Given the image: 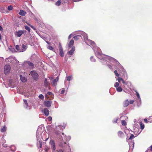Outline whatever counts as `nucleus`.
Returning <instances> with one entry per match:
<instances>
[{"mask_svg": "<svg viewBox=\"0 0 152 152\" xmlns=\"http://www.w3.org/2000/svg\"><path fill=\"white\" fill-rule=\"evenodd\" d=\"M23 102L25 105H24V107L26 109H30V107L28 106L27 100L26 99L23 100Z\"/></svg>", "mask_w": 152, "mask_h": 152, "instance_id": "nucleus-17", "label": "nucleus"}, {"mask_svg": "<svg viewBox=\"0 0 152 152\" xmlns=\"http://www.w3.org/2000/svg\"><path fill=\"white\" fill-rule=\"evenodd\" d=\"M90 59L91 62H95L96 61V59L94 58L93 56H91V57Z\"/></svg>", "mask_w": 152, "mask_h": 152, "instance_id": "nucleus-33", "label": "nucleus"}, {"mask_svg": "<svg viewBox=\"0 0 152 152\" xmlns=\"http://www.w3.org/2000/svg\"><path fill=\"white\" fill-rule=\"evenodd\" d=\"M75 50V48L74 47H72V49L69 52V54L71 55H72Z\"/></svg>", "mask_w": 152, "mask_h": 152, "instance_id": "nucleus-25", "label": "nucleus"}, {"mask_svg": "<svg viewBox=\"0 0 152 152\" xmlns=\"http://www.w3.org/2000/svg\"><path fill=\"white\" fill-rule=\"evenodd\" d=\"M74 43V41L73 39H72L70 40V41L69 45H68V46L69 48L71 47L72 45H73Z\"/></svg>", "mask_w": 152, "mask_h": 152, "instance_id": "nucleus-27", "label": "nucleus"}, {"mask_svg": "<svg viewBox=\"0 0 152 152\" xmlns=\"http://www.w3.org/2000/svg\"><path fill=\"white\" fill-rule=\"evenodd\" d=\"M46 133L45 131V128L42 125L38 127L37 131L36 137L37 141V146L39 147V149L42 148V140H43L42 134H45Z\"/></svg>", "mask_w": 152, "mask_h": 152, "instance_id": "nucleus-2", "label": "nucleus"}, {"mask_svg": "<svg viewBox=\"0 0 152 152\" xmlns=\"http://www.w3.org/2000/svg\"><path fill=\"white\" fill-rule=\"evenodd\" d=\"M61 3V1L60 0H58L57 1L55 4L57 6H59Z\"/></svg>", "mask_w": 152, "mask_h": 152, "instance_id": "nucleus-35", "label": "nucleus"}, {"mask_svg": "<svg viewBox=\"0 0 152 152\" xmlns=\"http://www.w3.org/2000/svg\"><path fill=\"white\" fill-rule=\"evenodd\" d=\"M47 94L49 95H51L52 94V93L50 91L48 92L47 93Z\"/></svg>", "mask_w": 152, "mask_h": 152, "instance_id": "nucleus-53", "label": "nucleus"}, {"mask_svg": "<svg viewBox=\"0 0 152 152\" xmlns=\"http://www.w3.org/2000/svg\"><path fill=\"white\" fill-rule=\"evenodd\" d=\"M134 102V101L133 100H130V102L129 103H130L131 104H133Z\"/></svg>", "mask_w": 152, "mask_h": 152, "instance_id": "nucleus-51", "label": "nucleus"}, {"mask_svg": "<svg viewBox=\"0 0 152 152\" xmlns=\"http://www.w3.org/2000/svg\"><path fill=\"white\" fill-rule=\"evenodd\" d=\"M10 66L9 65H6L4 66V72L5 74H6L9 72L10 71Z\"/></svg>", "mask_w": 152, "mask_h": 152, "instance_id": "nucleus-7", "label": "nucleus"}, {"mask_svg": "<svg viewBox=\"0 0 152 152\" xmlns=\"http://www.w3.org/2000/svg\"><path fill=\"white\" fill-rule=\"evenodd\" d=\"M12 9L13 7L12 5L9 6L7 7V10L9 11L12 10Z\"/></svg>", "mask_w": 152, "mask_h": 152, "instance_id": "nucleus-36", "label": "nucleus"}, {"mask_svg": "<svg viewBox=\"0 0 152 152\" xmlns=\"http://www.w3.org/2000/svg\"><path fill=\"white\" fill-rule=\"evenodd\" d=\"M114 73L115 74V75L117 77H119V74H118V73L117 71L116 70H115L114 71Z\"/></svg>", "mask_w": 152, "mask_h": 152, "instance_id": "nucleus-42", "label": "nucleus"}, {"mask_svg": "<svg viewBox=\"0 0 152 152\" xmlns=\"http://www.w3.org/2000/svg\"><path fill=\"white\" fill-rule=\"evenodd\" d=\"M108 67H109V68L110 69H111V70H112L113 69L111 65H108Z\"/></svg>", "mask_w": 152, "mask_h": 152, "instance_id": "nucleus-54", "label": "nucleus"}, {"mask_svg": "<svg viewBox=\"0 0 152 152\" xmlns=\"http://www.w3.org/2000/svg\"><path fill=\"white\" fill-rule=\"evenodd\" d=\"M27 63L28 65L29 66L30 68H32L33 67L34 65L30 61H28V62Z\"/></svg>", "mask_w": 152, "mask_h": 152, "instance_id": "nucleus-31", "label": "nucleus"}, {"mask_svg": "<svg viewBox=\"0 0 152 152\" xmlns=\"http://www.w3.org/2000/svg\"><path fill=\"white\" fill-rule=\"evenodd\" d=\"M50 144L52 150L55 151L56 150V145L55 142L53 140H51L50 142Z\"/></svg>", "mask_w": 152, "mask_h": 152, "instance_id": "nucleus-10", "label": "nucleus"}, {"mask_svg": "<svg viewBox=\"0 0 152 152\" xmlns=\"http://www.w3.org/2000/svg\"><path fill=\"white\" fill-rule=\"evenodd\" d=\"M114 87L116 88L117 91L120 92L123 91V89L121 87L119 86V84L118 82H116L114 84Z\"/></svg>", "mask_w": 152, "mask_h": 152, "instance_id": "nucleus-6", "label": "nucleus"}, {"mask_svg": "<svg viewBox=\"0 0 152 152\" xmlns=\"http://www.w3.org/2000/svg\"><path fill=\"white\" fill-rule=\"evenodd\" d=\"M25 28L26 30L28 31H30L31 29L29 27L27 26H25Z\"/></svg>", "mask_w": 152, "mask_h": 152, "instance_id": "nucleus-39", "label": "nucleus"}, {"mask_svg": "<svg viewBox=\"0 0 152 152\" xmlns=\"http://www.w3.org/2000/svg\"><path fill=\"white\" fill-rule=\"evenodd\" d=\"M136 101L137 106L139 107L141 105V98H140V100H139L138 99H137Z\"/></svg>", "mask_w": 152, "mask_h": 152, "instance_id": "nucleus-28", "label": "nucleus"}, {"mask_svg": "<svg viewBox=\"0 0 152 152\" xmlns=\"http://www.w3.org/2000/svg\"><path fill=\"white\" fill-rule=\"evenodd\" d=\"M152 117H150L149 118H148V122L149 123H152Z\"/></svg>", "mask_w": 152, "mask_h": 152, "instance_id": "nucleus-47", "label": "nucleus"}, {"mask_svg": "<svg viewBox=\"0 0 152 152\" xmlns=\"http://www.w3.org/2000/svg\"><path fill=\"white\" fill-rule=\"evenodd\" d=\"M2 145L3 146V147L4 148H7L6 149H4V151H1V150H0V152H7V151H8V150L7 149V148H8V146H7V145L6 144H5V143H3V144H2Z\"/></svg>", "mask_w": 152, "mask_h": 152, "instance_id": "nucleus-20", "label": "nucleus"}, {"mask_svg": "<svg viewBox=\"0 0 152 152\" xmlns=\"http://www.w3.org/2000/svg\"><path fill=\"white\" fill-rule=\"evenodd\" d=\"M71 36H72L71 34L69 35V36L68 37V38L69 39L71 38Z\"/></svg>", "mask_w": 152, "mask_h": 152, "instance_id": "nucleus-58", "label": "nucleus"}, {"mask_svg": "<svg viewBox=\"0 0 152 152\" xmlns=\"http://www.w3.org/2000/svg\"><path fill=\"white\" fill-rule=\"evenodd\" d=\"M59 146L61 147H62L64 146V145H63V144L62 142L60 144Z\"/></svg>", "mask_w": 152, "mask_h": 152, "instance_id": "nucleus-57", "label": "nucleus"}, {"mask_svg": "<svg viewBox=\"0 0 152 152\" xmlns=\"http://www.w3.org/2000/svg\"><path fill=\"white\" fill-rule=\"evenodd\" d=\"M149 151H152V145L148 148V150L146 151V152H147Z\"/></svg>", "mask_w": 152, "mask_h": 152, "instance_id": "nucleus-38", "label": "nucleus"}, {"mask_svg": "<svg viewBox=\"0 0 152 152\" xmlns=\"http://www.w3.org/2000/svg\"><path fill=\"white\" fill-rule=\"evenodd\" d=\"M7 149L8 151H9L10 152L11 151L12 152H14L16 149L14 145H12L10 146H8Z\"/></svg>", "mask_w": 152, "mask_h": 152, "instance_id": "nucleus-12", "label": "nucleus"}, {"mask_svg": "<svg viewBox=\"0 0 152 152\" xmlns=\"http://www.w3.org/2000/svg\"><path fill=\"white\" fill-rule=\"evenodd\" d=\"M49 139V137H48V138H47L46 140H45V141H47Z\"/></svg>", "mask_w": 152, "mask_h": 152, "instance_id": "nucleus-63", "label": "nucleus"}, {"mask_svg": "<svg viewBox=\"0 0 152 152\" xmlns=\"http://www.w3.org/2000/svg\"><path fill=\"white\" fill-rule=\"evenodd\" d=\"M20 80L22 82H25L27 81V79L25 77L22 76V75H20Z\"/></svg>", "mask_w": 152, "mask_h": 152, "instance_id": "nucleus-24", "label": "nucleus"}, {"mask_svg": "<svg viewBox=\"0 0 152 152\" xmlns=\"http://www.w3.org/2000/svg\"><path fill=\"white\" fill-rule=\"evenodd\" d=\"M65 91V89L64 88H63L62 89V90H61V94H63L64 93Z\"/></svg>", "mask_w": 152, "mask_h": 152, "instance_id": "nucleus-48", "label": "nucleus"}, {"mask_svg": "<svg viewBox=\"0 0 152 152\" xmlns=\"http://www.w3.org/2000/svg\"><path fill=\"white\" fill-rule=\"evenodd\" d=\"M6 127L5 126H4L3 127L2 129H1V131L2 132H4L6 131Z\"/></svg>", "mask_w": 152, "mask_h": 152, "instance_id": "nucleus-34", "label": "nucleus"}, {"mask_svg": "<svg viewBox=\"0 0 152 152\" xmlns=\"http://www.w3.org/2000/svg\"><path fill=\"white\" fill-rule=\"evenodd\" d=\"M59 79L58 76L55 79H54L52 82V84L53 86H55L57 85V82H58Z\"/></svg>", "mask_w": 152, "mask_h": 152, "instance_id": "nucleus-16", "label": "nucleus"}, {"mask_svg": "<svg viewBox=\"0 0 152 152\" xmlns=\"http://www.w3.org/2000/svg\"><path fill=\"white\" fill-rule=\"evenodd\" d=\"M50 83H49L48 82L47 80V79L46 78H45V80L44 81V86L46 87H48L49 86Z\"/></svg>", "mask_w": 152, "mask_h": 152, "instance_id": "nucleus-21", "label": "nucleus"}, {"mask_svg": "<svg viewBox=\"0 0 152 152\" xmlns=\"http://www.w3.org/2000/svg\"><path fill=\"white\" fill-rule=\"evenodd\" d=\"M39 98L41 99H44V96L42 94H40L39 96Z\"/></svg>", "mask_w": 152, "mask_h": 152, "instance_id": "nucleus-44", "label": "nucleus"}, {"mask_svg": "<svg viewBox=\"0 0 152 152\" xmlns=\"http://www.w3.org/2000/svg\"><path fill=\"white\" fill-rule=\"evenodd\" d=\"M58 152H67V151L66 150L61 149Z\"/></svg>", "mask_w": 152, "mask_h": 152, "instance_id": "nucleus-49", "label": "nucleus"}, {"mask_svg": "<svg viewBox=\"0 0 152 152\" xmlns=\"http://www.w3.org/2000/svg\"><path fill=\"white\" fill-rule=\"evenodd\" d=\"M47 48L50 50H53V51L54 52L55 51H54V49L51 46H50V45H47Z\"/></svg>", "mask_w": 152, "mask_h": 152, "instance_id": "nucleus-32", "label": "nucleus"}, {"mask_svg": "<svg viewBox=\"0 0 152 152\" xmlns=\"http://www.w3.org/2000/svg\"><path fill=\"white\" fill-rule=\"evenodd\" d=\"M124 91L126 93H129V90L126 88V89H125L124 90Z\"/></svg>", "mask_w": 152, "mask_h": 152, "instance_id": "nucleus-46", "label": "nucleus"}, {"mask_svg": "<svg viewBox=\"0 0 152 152\" xmlns=\"http://www.w3.org/2000/svg\"><path fill=\"white\" fill-rule=\"evenodd\" d=\"M59 55L61 57L64 56V53L63 51V49L60 44H59Z\"/></svg>", "mask_w": 152, "mask_h": 152, "instance_id": "nucleus-9", "label": "nucleus"}, {"mask_svg": "<svg viewBox=\"0 0 152 152\" xmlns=\"http://www.w3.org/2000/svg\"><path fill=\"white\" fill-rule=\"evenodd\" d=\"M26 31L24 30H18L15 32L14 34L15 37H20Z\"/></svg>", "mask_w": 152, "mask_h": 152, "instance_id": "nucleus-5", "label": "nucleus"}, {"mask_svg": "<svg viewBox=\"0 0 152 152\" xmlns=\"http://www.w3.org/2000/svg\"><path fill=\"white\" fill-rule=\"evenodd\" d=\"M144 122L146 123H147L148 122V120L147 119L145 118L144 120Z\"/></svg>", "mask_w": 152, "mask_h": 152, "instance_id": "nucleus-52", "label": "nucleus"}, {"mask_svg": "<svg viewBox=\"0 0 152 152\" xmlns=\"http://www.w3.org/2000/svg\"><path fill=\"white\" fill-rule=\"evenodd\" d=\"M62 135H61V138H60L61 140L63 141H64L63 140L64 139V140H66L69 141L71 139V137L69 136H68L67 137H66V136H65L64 133H62Z\"/></svg>", "mask_w": 152, "mask_h": 152, "instance_id": "nucleus-8", "label": "nucleus"}, {"mask_svg": "<svg viewBox=\"0 0 152 152\" xmlns=\"http://www.w3.org/2000/svg\"><path fill=\"white\" fill-rule=\"evenodd\" d=\"M135 126H136V127H137V126H138V124H135Z\"/></svg>", "mask_w": 152, "mask_h": 152, "instance_id": "nucleus-64", "label": "nucleus"}, {"mask_svg": "<svg viewBox=\"0 0 152 152\" xmlns=\"http://www.w3.org/2000/svg\"><path fill=\"white\" fill-rule=\"evenodd\" d=\"M3 29L2 27L1 26H0V30L2 31H3Z\"/></svg>", "mask_w": 152, "mask_h": 152, "instance_id": "nucleus-59", "label": "nucleus"}, {"mask_svg": "<svg viewBox=\"0 0 152 152\" xmlns=\"http://www.w3.org/2000/svg\"><path fill=\"white\" fill-rule=\"evenodd\" d=\"M118 120V119H115L114 120H113V123H117V120Z\"/></svg>", "mask_w": 152, "mask_h": 152, "instance_id": "nucleus-50", "label": "nucleus"}, {"mask_svg": "<svg viewBox=\"0 0 152 152\" xmlns=\"http://www.w3.org/2000/svg\"><path fill=\"white\" fill-rule=\"evenodd\" d=\"M27 48L26 45H23L22 46V49L20 51V52H23L25 51Z\"/></svg>", "mask_w": 152, "mask_h": 152, "instance_id": "nucleus-18", "label": "nucleus"}, {"mask_svg": "<svg viewBox=\"0 0 152 152\" xmlns=\"http://www.w3.org/2000/svg\"><path fill=\"white\" fill-rule=\"evenodd\" d=\"M117 80L119 82H120L121 81L123 83V87L124 89H126V88L130 89L131 87V83L129 81H126L124 80L122 77H118L117 78Z\"/></svg>", "mask_w": 152, "mask_h": 152, "instance_id": "nucleus-3", "label": "nucleus"}, {"mask_svg": "<svg viewBox=\"0 0 152 152\" xmlns=\"http://www.w3.org/2000/svg\"><path fill=\"white\" fill-rule=\"evenodd\" d=\"M15 48L19 52H20V50L19 49V46L18 45H17L15 46Z\"/></svg>", "mask_w": 152, "mask_h": 152, "instance_id": "nucleus-45", "label": "nucleus"}, {"mask_svg": "<svg viewBox=\"0 0 152 152\" xmlns=\"http://www.w3.org/2000/svg\"><path fill=\"white\" fill-rule=\"evenodd\" d=\"M66 80L68 81H70L71 80L72 78V75H70L66 77Z\"/></svg>", "mask_w": 152, "mask_h": 152, "instance_id": "nucleus-29", "label": "nucleus"}, {"mask_svg": "<svg viewBox=\"0 0 152 152\" xmlns=\"http://www.w3.org/2000/svg\"><path fill=\"white\" fill-rule=\"evenodd\" d=\"M121 124L123 126H125L126 124L125 121L124 120H122L121 121Z\"/></svg>", "mask_w": 152, "mask_h": 152, "instance_id": "nucleus-43", "label": "nucleus"}, {"mask_svg": "<svg viewBox=\"0 0 152 152\" xmlns=\"http://www.w3.org/2000/svg\"><path fill=\"white\" fill-rule=\"evenodd\" d=\"M49 79L50 80H51L52 79H53V78L52 77H49Z\"/></svg>", "mask_w": 152, "mask_h": 152, "instance_id": "nucleus-60", "label": "nucleus"}, {"mask_svg": "<svg viewBox=\"0 0 152 152\" xmlns=\"http://www.w3.org/2000/svg\"><path fill=\"white\" fill-rule=\"evenodd\" d=\"M66 123H64L63 124V125H60L59 126H56V127L57 128V129H58L59 128L60 130H62L63 129H64L65 127H66Z\"/></svg>", "mask_w": 152, "mask_h": 152, "instance_id": "nucleus-13", "label": "nucleus"}, {"mask_svg": "<svg viewBox=\"0 0 152 152\" xmlns=\"http://www.w3.org/2000/svg\"><path fill=\"white\" fill-rule=\"evenodd\" d=\"M134 137V136L133 134H131V136L129 138V139L128 140V142L129 143V146H130L131 145V143L129 142V140L132 139H133Z\"/></svg>", "mask_w": 152, "mask_h": 152, "instance_id": "nucleus-26", "label": "nucleus"}, {"mask_svg": "<svg viewBox=\"0 0 152 152\" xmlns=\"http://www.w3.org/2000/svg\"><path fill=\"white\" fill-rule=\"evenodd\" d=\"M136 96L137 97V99H138V100H140V96L139 94L137 92H136Z\"/></svg>", "mask_w": 152, "mask_h": 152, "instance_id": "nucleus-40", "label": "nucleus"}, {"mask_svg": "<svg viewBox=\"0 0 152 152\" xmlns=\"http://www.w3.org/2000/svg\"><path fill=\"white\" fill-rule=\"evenodd\" d=\"M51 102L49 101H45L44 102V104L47 107H50L51 106Z\"/></svg>", "mask_w": 152, "mask_h": 152, "instance_id": "nucleus-15", "label": "nucleus"}, {"mask_svg": "<svg viewBox=\"0 0 152 152\" xmlns=\"http://www.w3.org/2000/svg\"><path fill=\"white\" fill-rule=\"evenodd\" d=\"M43 113L46 116H48L49 114V111L48 108H45L44 109Z\"/></svg>", "mask_w": 152, "mask_h": 152, "instance_id": "nucleus-19", "label": "nucleus"}, {"mask_svg": "<svg viewBox=\"0 0 152 152\" xmlns=\"http://www.w3.org/2000/svg\"><path fill=\"white\" fill-rule=\"evenodd\" d=\"M140 128L142 130L144 128V125L143 124H142V123H140Z\"/></svg>", "mask_w": 152, "mask_h": 152, "instance_id": "nucleus-37", "label": "nucleus"}, {"mask_svg": "<svg viewBox=\"0 0 152 152\" xmlns=\"http://www.w3.org/2000/svg\"><path fill=\"white\" fill-rule=\"evenodd\" d=\"M136 96L137 97V99H138V100H140V96L139 94L137 92H136Z\"/></svg>", "mask_w": 152, "mask_h": 152, "instance_id": "nucleus-41", "label": "nucleus"}, {"mask_svg": "<svg viewBox=\"0 0 152 152\" xmlns=\"http://www.w3.org/2000/svg\"><path fill=\"white\" fill-rule=\"evenodd\" d=\"M80 32L79 34H81L83 36L85 42L88 45L91 46L92 49L94 50L96 56L101 61L103 64H107V61L108 62V60H109L111 62L115 63L116 64L120 65V69L122 70H121L120 72L121 73H122V71L123 72L124 78L126 79H127V75L126 72L117 60L113 58L103 54L100 48L98 47H96V44L95 42L94 41L88 39L87 35L86 33L82 31H81Z\"/></svg>", "mask_w": 152, "mask_h": 152, "instance_id": "nucleus-1", "label": "nucleus"}, {"mask_svg": "<svg viewBox=\"0 0 152 152\" xmlns=\"http://www.w3.org/2000/svg\"><path fill=\"white\" fill-rule=\"evenodd\" d=\"M129 104V102L128 99L125 100L123 103V105L124 107H127Z\"/></svg>", "mask_w": 152, "mask_h": 152, "instance_id": "nucleus-22", "label": "nucleus"}, {"mask_svg": "<svg viewBox=\"0 0 152 152\" xmlns=\"http://www.w3.org/2000/svg\"><path fill=\"white\" fill-rule=\"evenodd\" d=\"M132 144H133V145H134V141H132Z\"/></svg>", "mask_w": 152, "mask_h": 152, "instance_id": "nucleus-62", "label": "nucleus"}, {"mask_svg": "<svg viewBox=\"0 0 152 152\" xmlns=\"http://www.w3.org/2000/svg\"><path fill=\"white\" fill-rule=\"evenodd\" d=\"M15 60V58L12 56H10L9 58L6 59L5 61L7 62H12Z\"/></svg>", "mask_w": 152, "mask_h": 152, "instance_id": "nucleus-14", "label": "nucleus"}, {"mask_svg": "<svg viewBox=\"0 0 152 152\" xmlns=\"http://www.w3.org/2000/svg\"><path fill=\"white\" fill-rule=\"evenodd\" d=\"M26 12L22 10H20V12L19 13V14L21 16H25L26 15Z\"/></svg>", "mask_w": 152, "mask_h": 152, "instance_id": "nucleus-23", "label": "nucleus"}, {"mask_svg": "<svg viewBox=\"0 0 152 152\" xmlns=\"http://www.w3.org/2000/svg\"><path fill=\"white\" fill-rule=\"evenodd\" d=\"M137 121L136 119H134V123H135V122H137Z\"/></svg>", "mask_w": 152, "mask_h": 152, "instance_id": "nucleus-61", "label": "nucleus"}, {"mask_svg": "<svg viewBox=\"0 0 152 152\" xmlns=\"http://www.w3.org/2000/svg\"><path fill=\"white\" fill-rule=\"evenodd\" d=\"M55 133L56 134L58 135L59 134H60V131L56 132Z\"/></svg>", "mask_w": 152, "mask_h": 152, "instance_id": "nucleus-56", "label": "nucleus"}, {"mask_svg": "<svg viewBox=\"0 0 152 152\" xmlns=\"http://www.w3.org/2000/svg\"><path fill=\"white\" fill-rule=\"evenodd\" d=\"M52 117L50 116H49L48 117V120L49 121H51L52 120Z\"/></svg>", "mask_w": 152, "mask_h": 152, "instance_id": "nucleus-55", "label": "nucleus"}, {"mask_svg": "<svg viewBox=\"0 0 152 152\" xmlns=\"http://www.w3.org/2000/svg\"><path fill=\"white\" fill-rule=\"evenodd\" d=\"M81 36L80 35H77L76 36H75L74 37V39L76 40H77L79 39L80 38H81Z\"/></svg>", "mask_w": 152, "mask_h": 152, "instance_id": "nucleus-30", "label": "nucleus"}, {"mask_svg": "<svg viewBox=\"0 0 152 152\" xmlns=\"http://www.w3.org/2000/svg\"><path fill=\"white\" fill-rule=\"evenodd\" d=\"M30 74L34 80H37L38 78V74L35 71H31L30 72Z\"/></svg>", "mask_w": 152, "mask_h": 152, "instance_id": "nucleus-4", "label": "nucleus"}, {"mask_svg": "<svg viewBox=\"0 0 152 152\" xmlns=\"http://www.w3.org/2000/svg\"><path fill=\"white\" fill-rule=\"evenodd\" d=\"M117 134L118 137L120 138H123L125 137V135L124 132L119 131L117 133Z\"/></svg>", "mask_w": 152, "mask_h": 152, "instance_id": "nucleus-11", "label": "nucleus"}]
</instances>
